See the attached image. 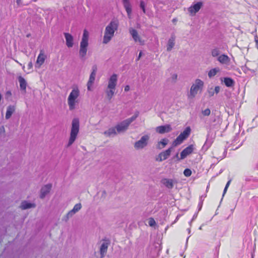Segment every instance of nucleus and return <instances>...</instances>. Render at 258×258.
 I'll return each mask as SVG.
<instances>
[{
  "instance_id": "nucleus-35",
  "label": "nucleus",
  "mask_w": 258,
  "mask_h": 258,
  "mask_svg": "<svg viewBox=\"0 0 258 258\" xmlns=\"http://www.w3.org/2000/svg\"><path fill=\"white\" fill-rule=\"evenodd\" d=\"M177 80V75L176 74H172L170 78L169 79V81L171 83H174Z\"/></svg>"
},
{
  "instance_id": "nucleus-12",
  "label": "nucleus",
  "mask_w": 258,
  "mask_h": 258,
  "mask_svg": "<svg viewBox=\"0 0 258 258\" xmlns=\"http://www.w3.org/2000/svg\"><path fill=\"white\" fill-rule=\"evenodd\" d=\"M172 147L169 148L164 152H161L156 158V160L159 162H161L163 160L167 159L170 155L172 151Z\"/></svg>"
},
{
  "instance_id": "nucleus-34",
  "label": "nucleus",
  "mask_w": 258,
  "mask_h": 258,
  "mask_svg": "<svg viewBox=\"0 0 258 258\" xmlns=\"http://www.w3.org/2000/svg\"><path fill=\"white\" fill-rule=\"evenodd\" d=\"M211 55L213 57H218L220 55V51L218 48H215L212 50Z\"/></svg>"
},
{
  "instance_id": "nucleus-30",
  "label": "nucleus",
  "mask_w": 258,
  "mask_h": 258,
  "mask_svg": "<svg viewBox=\"0 0 258 258\" xmlns=\"http://www.w3.org/2000/svg\"><path fill=\"white\" fill-rule=\"evenodd\" d=\"M174 41H175V39L173 37H172L171 38H170L169 39V40L168 41L167 45V50L168 51H171V50L172 49V48L174 46V44H175Z\"/></svg>"
},
{
  "instance_id": "nucleus-15",
  "label": "nucleus",
  "mask_w": 258,
  "mask_h": 258,
  "mask_svg": "<svg viewBox=\"0 0 258 258\" xmlns=\"http://www.w3.org/2000/svg\"><path fill=\"white\" fill-rule=\"evenodd\" d=\"M81 208L82 205L80 203L76 204L73 209L70 211L66 215V220L73 217L77 212L81 210Z\"/></svg>"
},
{
  "instance_id": "nucleus-36",
  "label": "nucleus",
  "mask_w": 258,
  "mask_h": 258,
  "mask_svg": "<svg viewBox=\"0 0 258 258\" xmlns=\"http://www.w3.org/2000/svg\"><path fill=\"white\" fill-rule=\"evenodd\" d=\"M148 224L152 227V226H154L155 224H156V222L154 220V219L152 218H150L149 219H148Z\"/></svg>"
},
{
  "instance_id": "nucleus-32",
  "label": "nucleus",
  "mask_w": 258,
  "mask_h": 258,
  "mask_svg": "<svg viewBox=\"0 0 258 258\" xmlns=\"http://www.w3.org/2000/svg\"><path fill=\"white\" fill-rule=\"evenodd\" d=\"M224 82L227 87H232L234 85V81L230 78H224Z\"/></svg>"
},
{
  "instance_id": "nucleus-50",
  "label": "nucleus",
  "mask_w": 258,
  "mask_h": 258,
  "mask_svg": "<svg viewBox=\"0 0 258 258\" xmlns=\"http://www.w3.org/2000/svg\"><path fill=\"white\" fill-rule=\"evenodd\" d=\"M178 154H176V156L177 157H178Z\"/></svg>"
},
{
  "instance_id": "nucleus-27",
  "label": "nucleus",
  "mask_w": 258,
  "mask_h": 258,
  "mask_svg": "<svg viewBox=\"0 0 258 258\" xmlns=\"http://www.w3.org/2000/svg\"><path fill=\"white\" fill-rule=\"evenodd\" d=\"M18 80L20 84V87L21 90L26 92V89L27 85L26 81L23 77L21 76L18 77Z\"/></svg>"
},
{
  "instance_id": "nucleus-42",
  "label": "nucleus",
  "mask_w": 258,
  "mask_h": 258,
  "mask_svg": "<svg viewBox=\"0 0 258 258\" xmlns=\"http://www.w3.org/2000/svg\"><path fill=\"white\" fill-rule=\"evenodd\" d=\"M130 87L128 85H126V86H125L124 91L125 92L128 91L130 90Z\"/></svg>"
},
{
  "instance_id": "nucleus-46",
  "label": "nucleus",
  "mask_w": 258,
  "mask_h": 258,
  "mask_svg": "<svg viewBox=\"0 0 258 258\" xmlns=\"http://www.w3.org/2000/svg\"><path fill=\"white\" fill-rule=\"evenodd\" d=\"M7 95H11V92H10V91H8V92H7Z\"/></svg>"
},
{
  "instance_id": "nucleus-29",
  "label": "nucleus",
  "mask_w": 258,
  "mask_h": 258,
  "mask_svg": "<svg viewBox=\"0 0 258 258\" xmlns=\"http://www.w3.org/2000/svg\"><path fill=\"white\" fill-rule=\"evenodd\" d=\"M115 89H109L106 88L105 93L106 94L107 98L108 100H110L115 94Z\"/></svg>"
},
{
  "instance_id": "nucleus-17",
  "label": "nucleus",
  "mask_w": 258,
  "mask_h": 258,
  "mask_svg": "<svg viewBox=\"0 0 258 258\" xmlns=\"http://www.w3.org/2000/svg\"><path fill=\"white\" fill-rule=\"evenodd\" d=\"M217 60L222 64L228 66L230 63V58L227 55L221 54L217 58Z\"/></svg>"
},
{
  "instance_id": "nucleus-39",
  "label": "nucleus",
  "mask_w": 258,
  "mask_h": 258,
  "mask_svg": "<svg viewBox=\"0 0 258 258\" xmlns=\"http://www.w3.org/2000/svg\"><path fill=\"white\" fill-rule=\"evenodd\" d=\"M33 67V64L31 61H30L28 65V69H27V74L30 73L32 72V69Z\"/></svg>"
},
{
  "instance_id": "nucleus-3",
  "label": "nucleus",
  "mask_w": 258,
  "mask_h": 258,
  "mask_svg": "<svg viewBox=\"0 0 258 258\" xmlns=\"http://www.w3.org/2000/svg\"><path fill=\"white\" fill-rule=\"evenodd\" d=\"M204 84L203 81L199 79H196L190 87L188 97L190 99L194 98L199 91H202Z\"/></svg>"
},
{
  "instance_id": "nucleus-1",
  "label": "nucleus",
  "mask_w": 258,
  "mask_h": 258,
  "mask_svg": "<svg viewBox=\"0 0 258 258\" xmlns=\"http://www.w3.org/2000/svg\"><path fill=\"white\" fill-rule=\"evenodd\" d=\"M118 28V23L115 21H111L105 28L103 43H108L114 36V32Z\"/></svg>"
},
{
  "instance_id": "nucleus-40",
  "label": "nucleus",
  "mask_w": 258,
  "mask_h": 258,
  "mask_svg": "<svg viewBox=\"0 0 258 258\" xmlns=\"http://www.w3.org/2000/svg\"><path fill=\"white\" fill-rule=\"evenodd\" d=\"M210 113H211V111L208 108L206 109L205 110H204L202 112L203 114L204 115H206V116L209 115L210 114Z\"/></svg>"
},
{
  "instance_id": "nucleus-8",
  "label": "nucleus",
  "mask_w": 258,
  "mask_h": 258,
  "mask_svg": "<svg viewBox=\"0 0 258 258\" xmlns=\"http://www.w3.org/2000/svg\"><path fill=\"white\" fill-rule=\"evenodd\" d=\"M190 133V128L189 127L186 128V129L181 133L176 139V140L173 142V147H176L177 145L180 144L183 140L186 139L189 135Z\"/></svg>"
},
{
  "instance_id": "nucleus-45",
  "label": "nucleus",
  "mask_w": 258,
  "mask_h": 258,
  "mask_svg": "<svg viewBox=\"0 0 258 258\" xmlns=\"http://www.w3.org/2000/svg\"><path fill=\"white\" fill-rule=\"evenodd\" d=\"M142 52H140L139 54V56H138V60H139L140 57L142 56Z\"/></svg>"
},
{
  "instance_id": "nucleus-26",
  "label": "nucleus",
  "mask_w": 258,
  "mask_h": 258,
  "mask_svg": "<svg viewBox=\"0 0 258 258\" xmlns=\"http://www.w3.org/2000/svg\"><path fill=\"white\" fill-rule=\"evenodd\" d=\"M161 182L164 186L169 189L172 188L174 185V181L171 179H163Z\"/></svg>"
},
{
  "instance_id": "nucleus-21",
  "label": "nucleus",
  "mask_w": 258,
  "mask_h": 258,
  "mask_svg": "<svg viewBox=\"0 0 258 258\" xmlns=\"http://www.w3.org/2000/svg\"><path fill=\"white\" fill-rule=\"evenodd\" d=\"M220 90V88L219 86L209 87L207 89V94L209 97H211L214 95L215 93L218 94Z\"/></svg>"
},
{
  "instance_id": "nucleus-11",
  "label": "nucleus",
  "mask_w": 258,
  "mask_h": 258,
  "mask_svg": "<svg viewBox=\"0 0 258 258\" xmlns=\"http://www.w3.org/2000/svg\"><path fill=\"white\" fill-rule=\"evenodd\" d=\"M97 68L96 66H94L92 67V72L90 76L89 81L87 83L88 90L91 91L92 90V86L94 82Z\"/></svg>"
},
{
  "instance_id": "nucleus-4",
  "label": "nucleus",
  "mask_w": 258,
  "mask_h": 258,
  "mask_svg": "<svg viewBox=\"0 0 258 258\" xmlns=\"http://www.w3.org/2000/svg\"><path fill=\"white\" fill-rule=\"evenodd\" d=\"M79 120L77 118H74L72 122V127L68 147L70 146L76 139L79 131Z\"/></svg>"
},
{
  "instance_id": "nucleus-38",
  "label": "nucleus",
  "mask_w": 258,
  "mask_h": 258,
  "mask_svg": "<svg viewBox=\"0 0 258 258\" xmlns=\"http://www.w3.org/2000/svg\"><path fill=\"white\" fill-rule=\"evenodd\" d=\"M140 6L142 10H143V13H146L145 4L143 1L140 2Z\"/></svg>"
},
{
  "instance_id": "nucleus-9",
  "label": "nucleus",
  "mask_w": 258,
  "mask_h": 258,
  "mask_svg": "<svg viewBox=\"0 0 258 258\" xmlns=\"http://www.w3.org/2000/svg\"><path fill=\"white\" fill-rule=\"evenodd\" d=\"M129 32L135 42L138 43L140 45L144 44V40L142 39L136 30L133 28H130L129 29Z\"/></svg>"
},
{
  "instance_id": "nucleus-5",
  "label": "nucleus",
  "mask_w": 258,
  "mask_h": 258,
  "mask_svg": "<svg viewBox=\"0 0 258 258\" xmlns=\"http://www.w3.org/2000/svg\"><path fill=\"white\" fill-rule=\"evenodd\" d=\"M89 33L86 30H84L83 37L80 43V48L79 50V56L83 59L86 55L87 51V47L88 46Z\"/></svg>"
},
{
  "instance_id": "nucleus-37",
  "label": "nucleus",
  "mask_w": 258,
  "mask_h": 258,
  "mask_svg": "<svg viewBox=\"0 0 258 258\" xmlns=\"http://www.w3.org/2000/svg\"><path fill=\"white\" fill-rule=\"evenodd\" d=\"M184 175L186 177H189L191 174V171L189 169H186L183 172Z\"/></svg>"
},
{
  "instance_id": "nucleus-20",
  "label": "nucleus",
  "mask_w": 258,
  "mask_h": 258,
  "mask_svg": "<svg viewBox=\"0 0 258 258\" xmlns=\"http://www.w3.org/2000/svg\"><path fill=\"white\" fill-rule=\"evenodd\" d=\"M172 130V128L169 125L159 126L156 128V131L159 134H164L168 133Z\"/></svg>"
},
{
  "instance_id": "nucleus-31",
  "label": "nucleus",
  "mask_w": 258,
  "mask_h": 258,
  "mask_svg": "<svg viewBox=\"0 0 258 258\" xmlns=\"http://www.w3.org/2000/svg\"><path fill=\"white\" fill-rule=\"evenodd\" d=\"M168 140L167 139H163L161 141L159 142L157 145V148L161 149L164 148L168 143Z\"/></svg>"
},
{
  "instance_id": "nucleus-10",
  "label": "nucleus",
  "mask_w": 258,
  "mask_h": 258,
  "mask_svg": "<svg viewBox=\"0 0 258 258\" xmlns=\"http://www.w3.org/2000/svg\"><path fill=\"white\" fill-rule=\"evenodd\" d=\"M47 56L43 50L40 51V53L37 58L35 67L36 68L39 69L44 63Z\"/></svg>"
},
{
  "instance_id": "nucleus-33",
  "label": "nucleus",
  "mask_w": 258,
  "mask_h": 258,
  "mask_svg": "<svg viewBox=\"0 0 258 258\" xmlns=\"http://www.w3.org/2000/svg\"><path fill=\"white\" fill-rule=\"evenodd\" d=\"M220 71L219 68H215L211 69L208 73V76L209 78H212L215 76Z\"/></svg>"
},
{
  "instance_id": "nucleus-7",
  "label": "nucleus",
  "mask_w": 258,
  "mask_h": 258,
  "mask_svg": "<svg viewBox=\"0 0 258 258\" xmlns=\"http://www.w3.org/2000/svg\"><path fill=\"white\" fill-rule=\"evenodd\" d=\"M149 139V135H146L143 136L139 140L136 141L134 145L135 149L136 150H140L143 149L147 146Z\"/></svg>"
},
{
  "instance_id": "nucleus-19",
  "label": "nucleus",
  "mask_w": 258,
  "mask_h": 258,
  "mask_svg": "<svg viewBox=\"0 0 258 258\" xmlns=\"http://www.w3.org/2000/svg\"><path fill=\"white\" fill-rule=\"evenodd\" d=\"M108 245L109 243L107 241H104L102 243L100 248V253L101 258H103L105 256L107 252Z\"/></svg>"
},
{
  "instance_id": "nucleus-51",
  "label": "nucleus",
  "mask_w": 258,
  "mask_h": 258,
  "mask_svg": "<svg viewBox=\"0 0 258 258\" xmlns=\"http://www.w3.org/2000/svg\"><path fill=\"white\" fill-rule=\"evenodd\" d=\"M24 72H27V71H26V70H24Z\"/></svg>"
},
{
  "instance_id": "nucleus-49",
  "label": "nucleus",
  "mask_w": 258,
  "mask_h": 258,
  "mask_svg": "<svg viewBox=\"0 0 258 258\" xmlns=\"http://www.w3.org/2000/svg\"><path fill=\"white\" fill-rule=\"evenodd\" d=\"M24 68H25V67H24V66H23V70H24Z\"/></svg>"
},
{
  "instance_id": "nucleus-24",
  "label": "nucleus",
  "mask_w": 258,
  "mask_h": 258,
  "mask_svg": "<svg viewBox=\"0 0 258 258\" xmlns=\"http://www.w3.org/2000/svg\"><path fill=\"white\" fill-rule=\"evenodd\" d=\"M64 35L66 40V45L68 47H72L74 43V38L72 35L68 33H64Z\"/></svg>"
},
{
  "instance_id": "nucleus-13",
  "label": "nucleus",
  "mask_w": 258,
  "mask_h": 258,
  "mask_svg": "<svg viewBox=\"0 0 258 258\" xmlns=\"http://www.w3.org/2000/svg\"><path fill=\"white\" fill-rule=\"evenodd\" d=\"M203 6V3L201 2H198L196 4H194L190 6L188 9V11L190 13L191 15H195L201 8Z\"/></svg>"
},
{
  "instance_id": "nucleus-44",
  "label": "nucleus",
  "mask_w": 258,
  "mask_h": 258,
  "mask_svg": "<svg viewBox=\"0 0 258 258\" xmlns=\"http://www.w3.org/2000/svg\"><path fill=\"white\" fill-rule=\"evenodd\" d=\"M22 0H16V3L18 5H20L21 4Z\"/></svg>"
},
{
  "instance_id": "nucleus-6",
  "label": "nucleus",
  "mask_w": 258,
  "mask_h": 258,
  "mask_svg": "<svg viewBox=\"0 0 258 258\" xmlns=\"http://www.w3.org/2000/svg\"><path fill=\"white\" fill-rule=\"evenodd\" d=\"M79 94L80 91L78 88H74L72 90L68 98V103L70 110H72L75 108L76 104L78 103L77 98Z\"/></svg>"
},
{
  "instance_id": "nucleus-43",
  "label": "nucleus",
  "mask_w": 258,
  "mask_h": 258,
  "mask_svg": "<svg viewBox=\"0 0 258 258\" xmlns=\"http://www.w3.org/2000/svg\"><path fill=\"white\" fill-rule=\"evenodd\" d=\"M0 131L1 132H3V133L5 132V129L3 126H2L0 127Z\"/></svg>"
},
{
  "instance_id": "nucleus-16",
  "label": "nucleus",
  "mask_w": 258,
  "mask_h": 258,
  "mask_svg": "<svg viewBox=\"0 0 258 258\" xmlns=\"http://www.w3.org/2000/svg\"><path fill=\"white\" fill-rule=\"evenodd\" d=\"M51 188V184H48L42 187L40 190V198L43 199L49 194Z\"/></svg>"
},
{
  "instance_id": "nucleus-2",
  "label": "nucleus",
  "mask_w": 258,
  "mask_h": 258,
  "mask_svg": "<svg viewBox=\"0 0 258 258\" xmlns=\"http://www.w3.org/2000/svg\"><path fill=\"white\" fill-rule=\"evenodd\" d=\"M139 114V112H136L131 117L126 119L117 124L115 128L117 133H124L128 129L130 124L137 118Z\"/></svg>"
},
{
  "instance_id": "nucleus-47",
  "label": "nucleus",
  "mask_w": 258,
  "mask_h": 258,
  "mask_svg": "<svg viewBox=\"0 0 258 258\" xmlns=\"http://www.w3.org/2000/svg\"><path fill=\"white\" fill-rule=\"evenodd\" d=\"M199 229H200V230H202V226L200 227Z\"/></svg>"
},
{
  "instance_id": "nucleus-18",
  "label": "nucleus",
  "mask_w": 258,
  "mask_h": 258,
  "mask_svg": "<svg viewBox=\"0 0 258 258\" xmlns=\"http://www.w3.org/2000/svg\"><path fill=\"white\" fill-rule=\"evenodd\" d=\"M194 150V146L190 145L184 149L180 154V159H184L187 155L191 154Z\"/></svg>"
},
{
  "instance_id": "nucleus-28",
  "label": "nucleus",
  "mask_w": 258,
  "mask_h": 258,
  "mask_svg": "<svg viewBox=\"0 0 258 258\" xmlns=\"http://www.w3.org/2000/svg\"><path fill=\"white\" fill-rule=\"evenodd\" d=\"M117 133L115 127L110 128L103 133L104 135L107 137H114L116 135Z\"/></svg>"
},
{
  "instance_id": "nucleus-14",
  "label": "nucleus",
  "mask_w": 258,
  "mask_h": 258,
  "mask_svg": "<svg viewBox=\"0 0 258 258\" xmlns=\"http://www.w3.org/2000/svg\"><path fill=\"white\" fill-rule=\"evenodd\" d=\"M117 82V76L116 74L112 75L108 80L107 87L109 89H115Z\"/></svg>"
},
{
  "instance_id": "nucleus-52",
  "label": "nucleus",
  "mask_w": 258,
  "mask_h": 258,
  "mask_svg": "<svg viewBox=\"0 0 258 258\" xmlns=\"http://www.w3.org/2000/svg\"><path fill=\"white\" fill-rule=\"evenodd\" d=\"M24 72H27V71H26V70H24Z\"/></svg>"
},
{
  "instance_id": "nucleus-48",
  "label": "nucleus",
  "mask_w": 258,
  "mask_h": 258,
  "mask_svg": "<svg viewBox=\"0 0 258 258\" xmlns=\"http://www.w3.org/2000/svg\"><path fill=\"white\" fill-rule=\"evenodd\" d=\"M173 22H175V21H176V20H175V19H173Z\"/></svg>"
},
{
  "instance_id": "nucleus-25",
  "label": "nucleus",
  "mask_w": 258,
  "mask_h": 258,
  "mask_svg": "<svg viewBox=\"0 0 258 258\" xmlns=\"http://www.w3.org/2000/svg\"><path fill=\"white\" fill-rule=\"evenodd\" d=\"M16 110V106L14 105H9L7 108L6 119H9Z\"/></svg>"
},
{
  "instance_id": "nucleus-22",
  "label": "nucleus",
  "mask_w": 258,
  "mask_h": 258,
  "mask_svg": "<svg viewBox=\"0 0 258 258\" xmlns=\"http://www.w3.org/2000/svg\"><path fill=\"white\" fill-rule=\"evenodd\" d=\"M35 207L36 205L34 203H29L26 201H23L20 206V208L23 210L35 208Z\"/></svg>"
},
{
  "instance_id": "nucleus-23",
  "label": "nucleus",
  "mask_w": 258,
  "mask_h": 258,
  "mask_svg": "<svg viewBox=\"0 0 258 258\" xmlns=\"http://www.w3.org/2000/svg\"><path fill=\"white\" fill-rule=\"evenodd\" d=\"M123 6L127 12L128 17L130 19L132 14V8L129 0H122Z\"/></svg>"
},
{
  "instance_id": "nucleus-41",
  "label": "nucleus",
  "mask_w": 258,
  "mask_h": 258,
  "mask_svg": "<svg viewBox=\"0 0 258 258\" xmlns=\"http://www.w3.org/2000/svg\"><path fill=\"white\" fill-rule=\"evenodd\" d=\"M230 182H231V180H229L227 182V184H226V186H225V188H224V193H223V195H224V194L226 193V191H227V188H228V186H229V185H230Z\"/></svg>"
}]
</instances>
